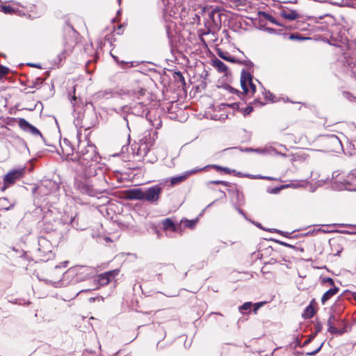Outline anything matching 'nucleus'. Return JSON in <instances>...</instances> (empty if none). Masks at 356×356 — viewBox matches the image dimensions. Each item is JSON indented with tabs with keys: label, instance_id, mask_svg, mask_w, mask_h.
<instances>
[{
	"label": "nucleus",
	"instance_id": "nucleus-37",
	"mask_svg": "<svg viewBox=\"0 0 356 356\" xmlns=\"http://www.w3.org/2000/svg\"><path fill=\"white\" fill-rule=\"evenodd\" d=\"M252 302H245L238 307V310L241 314H245V311L250 310L252 307Z\"/></svg>",
	"mask_w": 356,
	"mask_h": 356
},
{
	"label": "nucleus",
	"instance_id": "nucleus-10",
	"mask_svg": "<svg viewBox=\"0 0 356 356\" xmlns=\"http://www.w3.org/2000/svg\"><path fill=\"white\" fill-rule=\"evenodd\" d=\"M143 188L138 187L124 190L123 191H122L121 197L125 200H139L143 202Z\"/></svg>",
	"mask_w": 356,
	"mask_h": 356
},
{
	"label": "nucleus",
	"instance_id": "nucleus-51",
	"mask_svg": "<svg viewBox=\"0 0 356 356\" xmlns=\"http://www.w3.org/2000/svg\"><path fill=\"white\" fill-rule=\"evenodd\" d=\"M230 187H233L232 188H229L227 190L229 193H232L233 194H236L237 197L239 196L240 191L237 188L236 185L234 184H232V185Z\"/></svg>",
	"mask_w": 356,
	"mask_h": 356
},
{
	"label": "nucleus",
	"instance_id": "nucleus-30",
	"mask_svg": "<svg viewBox=\"0 0 356 356\" xmlns=\"http://www.w3.org/2000/svg\"><path fill=\"white\" fill-rule=\"evenodd\" d=\"M0 11L5 14L13 15L16 13L17 10L9 5H1Z\"/></svg>",
	"mask_w": 356,
	"mask_h": 356
},
{
	"label": "nucleus",
	"instance_id": "nucleus-5",
	"mask_svg": "<svg viewBox=\"0 0 356 356\" xmlns=\"http://www.w3.org/2000/svg\"><path fill=\"white\" fill-rule=\"evenodd\" d=\"M163 190V186L161 184L143 188V202H147L151 204H157Z\"/></svg>",
	"mask_w": 356,
	"mask_h": 356
},
{
	"label": "nucleus",
	"instance_id": "nucleus-61",
	"mask_svg": "<svg viewBox=\"0 0 356 356\" xmlns=\"http://www.w3.org/2000/svg\"><path fill=\"white\" fill-rule=\"evenodd\" d=\"M67 51L65 50L63 51L58 55V58L59 61H61L63 59H65L66 57Z\"/></svg>",
	"mask_w": 356,
	"mask_h": 356
},
{
	"label": "nucleus",
	"instance_id": "nucleus-55",
	"mask_svg": "<svg viewBox=\"0 0 356 356\" xmlns=\"http://www.w3.org/2000/svg\"><path fill=\"white\" fill-rule=\"evenodd\" d=\"M70 224L72 227L77 229L78 222L76 221V216H71Z\"/></svg>",
	"mask_w": 356,
	"mask_h": 356
},
{
	"label": "nucleus",
	"instance_id": "nucleus-8",
	"mask_svg": "<svg viewBox=\"0 0 356 356\" xmlns=\"http://www.w3.org/2000/svg\"><path fill=\"white\" fill-rule=\"evenodd\" d=\"M75 186L76 189L79 190L81 193L92 197L96 196L97 194L101 193V192L93 188L92 185L90 184V180L86 178L76 180L75 182Z\"/></svg>",
	"mask_w": 356,
	"mask_h": 356
},
{
	"label": "nucleus",
	"instance_id": "nucleus-14",
	"mask_svg": "<svg viewBox=\"0 0 356 356\" xmlns=\"http://www.w3.org/2000/svg\"><path fill=\"white\" fill-rule=\"evenodd\" d=\"M89 152L86 155L83 156L81 158H74L72 160L77 161L80 165L83 166L88 165L90 161L97 160V152L95 151V146H89Z\"/></svg>",
	"mask_w": 356,
	"mask_h": 356
},
{
	"label": "nucleus",
	"instance_id": "nucleus-32",
	"mask_svg": "<svg viewBox=\"0 0 356 356\" xmlns=\"http://www.w3.org/2000/svg\"><path fill=\"white\" fill-rule=\"evenodd\" d=\"M238 65H245L249 70H251L254 67V63L249 59L239 60L237 58L236 63Z\"/></svg>",
	"mask_w": 356,
	"mask_h": 356
},
{
	"label": "nucleus",
	"instance_id": "nucleus-43",
	"mask_svg": "<svg viewBox=\"0 0 356 356\" xmlns=\"http://www.w3.org/2000/svg\"><path fill=\"white\" fill-rule=\"evenodd\" d=\"M10 70L9 67L0 64V80L9 74Z\"/></svg>",
	"mask_w": 356,
	"mask_h": 356
},
{
	"label": "nucleus",
	"instance_id": "nucleus-56",
	"mask_svg": "<svg viewBox=\"0 0 356 356\" xmlns=\"http://www.w3.org/2000/svg\"><path fill=\"white\" fill-rule=\"evenodd\" d=\"M165 29H166L167 37L169 39L170 42H172V33H171L170 27L168 25H166L165 26Z\"/></svg>",
	"mask_w": 356,
	"mask_h": 356
},
{
	"label": "nucleus",
	"instance_id": "nucleus-50",
	"mask_svg": "<svg viewBox=\"0 0 356 356\" xmlns=\"http://www.w3.org/2000/svg\"><path fill=\"white\" fill-rule=\"evenodd\" d=\"M265 304V302H257L255 303H252V311L254 313H257V312L259 310V309L262 307Z\"/></svg>",
	"mask_w": 356,
	"mask_h": 356
},
{
	"label": "nucleus",
	"instance_id": "nucleus-63",
	"mask_svg": "<svg viewBox=\"0 0 356 356\" xmlns=\"http://www.w3.org/2000/svg\"><path fill=\"white\" fill-rule=\"evenodd\" d=\"M69 261H65L63 262H62L60 265H57L55 266V269H58V268H60L61 267H67V264H68Z\"/></svg>",
	"mask_w": 356,
	"mask_h": 356
},
{
	"label": "nucleus",
	"instance_id": "nucleus-18",
	"mask_svg": "<svg viewBox=\"0 0 356 356\" xmlns=\"http://www.w3.org/2000/svg\"><path fill=\"white\" fill-rule=\"evenodd\" d=\"M16 204V200H8L7 197H0V209L8 211L11 209H13Z\"/></svg>",
	"mask_w": 356,
	"mask_h": 356
},
{
	"label": "nucleus",
	"instance_id": "nucleus-13",
	"mask_svg": "<svg viewBox=\"0 0 356 356\" xmlns=\"http://www.w3.org/2000/svg\"><path fill=\"white\" fill-rule=\"evenodd\" d=\"M205 168H194L188 171L184 172L181 175H176L174 177H172L170 178V184L172 186L177 185L184 181H185L188 177H189L191 175L195 174L196 172H201L204 170Z\"/></svg>",
	"mask_w": 356,
	"mask_h": 356
},
{
	"label": "nucleus",
	"instance_id": "nucleus-24",
	"mask_svg": "<svg viewBox=\"0 0 356 356\" xmlns=\"http://www.w3.org/2000/svg\"><path fill=\"white\" fill-rule=\"evenodd\" d=\"M217 87L224 88L225 90H228L230 93L236 95L240 99H243V94L241 91L234 88L227 83H222L221 85H218Z\"/></svg>",
	"mask_w": 356,
	"mask_h": 356
},
{
	"label": "nucleus",
	"instance_id": "nucleus-44",
	"mask_svg": "<svg viewBox=\"0 0 356 356\" xmlns=\"http://www.w3.org/2000/svg\"><path fill=\"white\" fill-rule=\"evenodd\" d=\"M323 325L321 321L316 319V323L314 325V332H312L314 335L317 336V334L322 331Z\"/></svg>",
	"mask_w": 356,
	"mask_h": 356
},
{
	"label": "nucleus",
	"instance_id": "nucleus-7",
	"mask_svg": "<svg viewBox=\"0 0 356 356\" xmlns=\"http://www.w3.org/2000/svg\"><path fill=\"white\" fill-rule=\"evenodd\" d=\"M335 185H337L338 188L341 190L356 191V170H352L339 184L336 182ZM333 187L337 188V186H333Z\"/></svg>",
	"mask_w": 356,
	"mask_h": 356
},
{
	"label": "nucleus",
	"instance_id": "nucleus-49",
	"mask_svg": "<svg viewBox=\"0 0 356 356\" xmlns=\"http://www.w3.org/2000/svg\"><path fill=\"white\" fill-rule=\"evenodd\" d=\"M293 232H288L280 230V234L288 238H297L298 235H293Z\"/></svg>",
	"mask_w": 356,
	"mask_h": 356
},
{
	"label": "nucleus",
	"instance_id": "nucleus-58",
	"mask_svg": "<svg viewBox=\"0 0 356 356\" xmlns=\"http://www.w3.org/2000/svg\"><path fill=\"white\" fill-rule=\"evenodd\" d=\"M248 221L252 222L253 225H254L257 227L259 228L260 229L266 231V228L264 227L260 222H256V221H254V220H249Z\"/></svg>",
	"mask_w": 356,
	"mask_h": 356
},
{
	"label": "nucleus",
	"instance_id": "nucleus-26",
	"mask_svg": "<svg viewBox=\"0 0 356 356\" xmlns=\"http://www.w3.org/2000/svg\"><path fill=\"white\" fill-rule=\"evenodd\" d=\"M317 310L318 308H312L310 307V306H307L302 314V317L304 319L312 318L316 314Z\"/></svg>",
	"mask_w": 356,
	"mask_h": 356
},
{
	"label": "nucleus",
	"instance_id": "nucleus-48",
	"mask_svg": "<svg viewBox=\"0 0 356 356\" xmlns=\"http://www.w3.org/2000/svg\"><path fill=\"white\" fill-rule=\"evenodd\" d=\"M273 241L281 245H283V246H285V247H288V248H293V249H296V245H291V244H289L286 242H284V241H282L280 240H278V239H271Z\"/></svg>",
	"mask_w": 356,
	"mask_h": 356
},
{
	"label": "nucleus",
	"instance_id": "nucleus-57",
	"mask_svg": "<svg viewBox=\"0 0 356 356\" xmlns=\"http://www.w3.org/2000/svg\"><path fill=\"white\" fill-rule=\"evenodd\" d=\"M265 97H266V99L269 98L272 102H275V100L274 99V98H275V95L272 92H270L269 90L266 92Z\"/></svg>",
	"mask_w": 356,
	"mask_h": 356
},
{
	"label": "nucleus",
	"instance_id": "nucleus-20",
	"mask_svg": "<svg viewBox=\"0 0 356 356\" xmlns=\"http://www.w3.org/2000/svg\"><path fill=\"white\" fill-rule=\"evenodd\" d=\"M339 291V288L338 286H334V287H331L330 289L326 291L321 297V303L325 305L326 302H327L332 296L336 295Z\"/></svg>",
	"mask_w": 356,
	"mask_h": 356
},
{
	"label": "nucleus",
	"instance_id": "nucleus-35",
	"mask_svg": "<svg viewBox=\"0 0 356 356\" xmlns=\"http://www.w3.org/2000/svg\"><path fill=\"white\" fill-rule=\"evenodd\" d=\"M173 78L181 82L183 86L186 85V81L181 72L179 70L175 71L173 73Z\"/></svg>",
	"mask_w": 356,
	"mask_h": 356
},
{
	"label": "nucleus",
	"instance_id": "nucleus-16",
	"mask_svg": "<svg viewBox=\"0 0 356 356\" xmlns=\"http://www.w3.org/2000/svg\"><path fill=\"white\" fill-rule=\"evenodd\" d=\"M211 65L215 67L218 72L224 73L225 76H229L232 75L231 71H229L227 65H225L221 60L214 57L211 59Z\"/></svg>",
	"mask_w": 356,
	"mask_h": 356
},
{
	"label": "nucleus",
	"instance_id": "nucleus-28",
	"mask_svg": "<svg viewBox=\"0 0 356 356\" xmlns=\"http://www.w3.org/2000/svg\"><path fill=\"white\" fill-rule=\"evenodd\" d=\"M117 93L116 92H114L111 89H107L104 91H99L97 93V97H102L106 99H109L110 97H113L114 94Z\"/></svg>",
	"mask_w": 356,
	"mask_h": 356
},
{
	"label": "nucleus",
	"instance_id": "nucleus-41",
	"mask_svg": "<svg viewBox=\"0 0 356 356\" xmlns=\"http://www.w3.org/2000/svg\"><path fill=\"white\" fill-rule=\"evenodd\" d=\"M44 79L41 77H36L35 79L32 80L31 85L29 86L31 88H34L38 86L42 85Z\"/></svg>",
	"mask_w": 356,
	"mask_h": 356
},
{
	"label": "nucleus",
	"instance_id": "nucleus-46",
	"mask_svg": "<svg viewBox=\"0 0 356 356\" xmlns=\"http://www.w3.org/2000/svg\"><path fill=\"white\" fill-rule=\"evenodd\" d=\"M209 184H214V185H223L225 186H231L232 185V183H230L229 181H222V180L210 181Z\"/></svg>",
	"mask_w": 356,
	"mask_h": 356
},
{
	"label": "nucleus",
	"instance_id": "nucleus-54",
	"mask_svg": "<svg viewBox=\"0 0 356 356\" xmlns=\"http://www.w3.org/2000/svg\"><path fill=\"white\" fill-rule=\"evenodd\" d=\"M317 232H326L324 229H322L321 228H318L317 229H314L312 231H309L308 232H307L306 234H305L304 235L305 236H308V235H313L314 233H317Z\"/></svg>",
	"mask_w": 356,
	"mask_h": 356
},
{
	"label": "nucleus",
	"instance_id": "nucleus-1",
	"mask_svg": "<svg viewBox=\"0 0 356 356\" xmlns=\"http://www.w3.org/2000/svg\"><path fill=\"white\" fill-rule=\"evenodd\" d=\"M66 273L72 275L71 282L73 284L85 282L95 277V268L87 266H76L70 268Z\"/></svg>",
	"mask_w": 356,
	"mask_h": 356
},
{
	"label": "nucleus",
	"instance_id": "nucleus-11",
	"mask_svg": "<svg viewBox=\"0 0 356 356\" xmlns=\"http://www.w3.org/2000/svg\"><path fill=\"white\" fill-rule=\"evenodd\" d=\"M322 141L328 145V149L332 152H337L342 148V144L339 138L334 134L322 136Z\"/></svg>",
	"mask_w": 356,
	"mask_h": 356
},
{
	"label": "nucleus",
	"instance_id": "nucleus-52",
	"mask_svg": "<svg viewBox=\"0 0 356 356\" xmlns=\"http://www.w3.org/2000/svg\"><path fill=\"white\" fill-rule=\"evenodd\" d=\"M316 335H314L313 333L309 334L307 337V339L302 343V346H307L309 345L316 337Z\"/></svg>",
	"mask_w": 356,
	"mask_h": 356
},
{
	"label": "nucleus",
	"instance_id": "nucleus-60",
	"mask_svg": "<svg viewBox=\"0 0 356 356\" xmlns=\"http://www.w3.org/2000/svg\"><path fill=\"white\" fill-rule=\"evenodd\" d=\"M235 149H240V150L241 152H254V149L252 147H245V148H243V147H234Z\"/></svg>",
	"mask_w": 356,
	"mask_h": 356
},
{
	"label": "nucleus",
	"instance_id": "nucleus-3",
	"mask_svg": "<svg viewBox=\"0 0 356 356\" xmlns=\"http://www.w3.org/2000/svg\"><path fill=\"white\" fill-rule=\"evenodd\" d=\"M120 273V269L116 268L114 270H108L103 273L99 274L97 278H95L92 281L93 290L99 289L100 286H104L108 284L118 274ZM92 290V289H87L81 290L76 296L83 292H88Z\"/></svg>",
	"mask_w": 356,
	"mask_h": 356
},
{
	"label": "nucleus",
	"instance_id": "nucleus-27",
	"mask_svg": "<svg viewBox=\"0 0 356 356\" xmlns=\"http://www.w3.org/2000/svg\"><path fill=\"white\" fill-rule=\"evenodd\" d=\"M205 169L207 168H214L217 172H220L221 173L224 174H230L232 172H235V170H231L230 168L227 167H223L218 165H209L204 167Z\"/></svg>",
	"mask_w": 356,
	"mask_h": 356
},
{
	"label": "nucleus",
	"instance_id": "nucleus-25",
	"mask_svg": "<svg viewBox=\"0 0 356 356\" xmlns=\"http://www.w3.org/2000/svg\"><path fill=\"white\" fill-rule=\"evenodd\" d=\"M259 17H263L266 20L269 21L273 24H275L279 26H283V24L280 23L273 15L265 11H259L258 12Z\"/></svg>",
	"mask_w": 356,
	"mask_h": 356
},
{
	"label": "nucleus",
	"instance_id": "nucleus-34",
	"mask_svg": "<svg viewBox=\"0 0 356 356\" xmlns=\"http://www.w3.org/2000/svg\"><path fill=\"white\" fill-rule=\"evenodd\" d=\"M15 142L17 145H18L19 147H23L26 149H29L28 145L26 142L19 136H15L13 137Z\"/></svg>",
	"mask_w": 356,
	"mask_h": 356
},
{
	"label": "nucleus",
	"instance_id": "nucleus-22",
	"mask_svg": "<svg viewBox=\"0 0 356 356\" xmlns=\"http://www.w3.org/2000/svg\"><path fill=\"white\" fill-rule=\"evenodd\" d=\"M163 227L164 230H171L173 232H177L179 225L175 223L174 221L170 218H167L162 221Z\"/></svg>",
	"mask_w": 356,
	"mask_h": 356
},
{
	"label": "nucleus",
	"instance_id": "nucleus-4",
	"mask_svg": "<svg viewBox=\"0 0 356 356\" xmlns=\"http://www.w3.org/2000/svg\"><path fill=\"white\" fill-rule=\"evenodd\" d=\"M240 85L243 90L241 92L243 94V99L246 103L245 95L251 92L252 95H254L257 91V86L253 83V76L249 71L243 69L241 72Z\"/></svg>",
	"mask_w": 356,
	"mask_h": 356
},
{
	"label": "nucleus",
	"instance_id": "nucleus-23",
	"mask_svg": "<svg viewBox=\"0 0 356 356\" xmlns=\"http://www.w3.org/2000/svg\"><path fill=\"white\" fill-rule=\"evenodd\" d=\"M127 95L132 97L134 100H140L146 95V90L144 88L131 90L127 92Z\"/></svg>",
	"mask_w": 356,
	"mask_h": 356
},
{
	"label": "nucleus",
	"instance_id": "nucleus-38",
	"mask_svg": "<svg viewBox=\"0 0 356 356\" xmlns=\"http://www.w3.org/2000/svg\"><path fill=\"white\" fill-rule=\"evenodd\" d=\"M254 111L253 106L252 105V103H250L247 107L244 108H241V111L239 112H241L244 117H246L249 114H250Z\"/></svg>",
	"mask_w": 356,
	"mask_h": 356
},
{
	"label": "nucleus",
	"instance_id": "nucleus-17",
	"mask_svg": "<svg viewBox=\"0 0 356 356\" xmlns=\"http://www.w3.org/2000/svg\"><path fill=\"white\" fill-rule=\"evenodd\" d=\"M60 147L63 154L65 156L72 155L75 149L71 142L66 138L60 142Z\"/></svg>",
	"mask_w": 356,
	"mask_h": 356
},
{
	"label": "nucleus",
	"instance_id": "nucleus-21",
	"mask_svg": "<svg viewBox=\"0 0 356 356\" xmlns=\"http://www.w3.org/2000/svg\"><path fill=\"white\" fill-rule=\"evenodd\" d=\"M280 15L289 21H293L299 18V14L296 10H290L289 12H287L285 9H282Z\"/></svg>",
	"mask_w": 356,
	"mask_h": 356
},
{
	"label": "nucleus",
	"instance_id": "nucleus-19",
	"mask_svg": "<svg viewBox=\"0 0 356 356\" xmlns=\"http://www.w3.org/2000/svg\"><path fill=\"white\" fill-rule=\"evenodd\" d=\"M218 56L222 60L232 63H236L237 58L232 56L228 51H224L222 49L218 48L216 49Z\"/></svg>",
	"mask_w": 356,
	"mask_h": 356
},
{
	"label": "nucleus",
	"instance_id": "nucleus-53",
	"mask_svg": "<svg viewBox=\"0 0 356 356\" xmlns=\"http://www.w3.org/2000/svg\"><path fill=\"white\" fill-rule=\"evenodd\" d=\"M257 28L264 31H266V29H269V27H267L266 26V23L261 19L259 21L258 26H257Z\"/></svg>",
	"mask_w": 356,
	"mask_h": 356
},
{
	"label": "nucleus",
	"instance_id": "nucleus-31",
	"mask_svg": "<svg viewBox=\"0 0 356 356\" xmlns=\"http://www.w3.org/2000/svg\"><path fill=\"white\" fill-rule=\"evenodd\" d=\"M355 293H356V292H353L349 289H346L343 291V293L340 295L339 298L347 299L348 300H353L355 301V298L354 296Z\"/></svg>",
	"mask_w": 356,
	"mask_h": 356
},
{
	"label": "nucleus",
	"instance_id": "nucleus-59",
	"mask_svg": "<svg viewBox=\"0 0 356 356\" xmlns=\"http://www.w3.org/2000/svg\"><path fill=\"white\" fill-rule=\"evenodd\" d=\"M246 177L248 178H250V179H261V178H262V175H261L247 174Z\"/></svg>",
	"mask_w": 356,
	"mask_h": 356
},
{
	"label": "nucleus",
	"instance_id": "nucleus-39",
	"mask_svg": "<svg viewBox=\"0 0 356 356\" xmlns=\"http://www.w3.org/2000/svg\"><path fill=\"white\" fill-rule=\"evenodd\" d=\"M89 146L90 145H88L87 147H85L83 149H78V151L76 152V155L74 158H81L84 155H86L88 154V152H89ZM78 149H80V147L79 146L78 147Z\"/></svg>",
	"mask_w": 356,
	"mask_h": 356
},
{
	"label": "nucleus",
	"instance_id": "nucleus-45",
	"mask_svg": "<svg viewBox=\"0 0 356 356\" xmlns=\"http://www.w3.org/2000/svg\"><path fill=\"white\" fill-rule=\"evenodd\" d=\"M321 280L322 284L327 283L332 287L335 286L334 280L330 277H321Z\"/></svg>",
	"mask_w": 356,
	"mask_h": 356
},
{
	"label": "nucleus",
	"instance_id": "nucleus-47",
	"mask_svg": "<svg viewBox=\"0 0 356 356\" xmlns=\"http://www.w3.org/2000/svg\"><path fill=\"white\" fill-rule=\"evenodd\" d=\"M220 11V9L218 7H216L215 8L211 9L208 12V16L209 18L212 20L215 21V15Z\"/></svg>",
	"mask_w": 356,
	"mask_h": 356
},
{
	"label": "nucleus",
	"instance_id": "nucleus-40",
	"mask_svg": "<svg viewBox=\"0 0 356 356\" xmlns=\"http://www.w3.org/2000/svg\"><path fill=\"white\" fill-rule=\"evenodd\" d=\"M266 32L270 34L275 35H286V33L284 32V29H276L274 28L269 27V29H266Z\"/></svg>",
	"mask_w": 356,
	"mask_h": 356
},
{
	"label": "nucleus",
	"instance_id": "nucleus-2",
	"mask_svg": "<svg viewBox=\"0 0 356 356\" xmlns=\"http://www.w3.org/2000/svg\"><path fill=\"white\" fill-rule=\"evenodd\" d=\"M327 332L332 334L342 335L348 332L350 325L346 319L337 318L334 314H330L327 320Z\"/></svg>",
	"mask_w": 356,
	"mask_h": 356
},
{
	"label": "nucleus",
	"instance_id": "nucleus-29",
	"mask_svg": "<svg viewBox=\"0 0 356 356\" xmlns=\"http://www.w3.org/2000/svg\"><path fill=\"white\" fill-rule=\"evenodd\" d=\"M181 222L184 224V227L190 229H193L195 227L197 222H198V218H196L191 220L183 218Z\"/></svg>",
	"mask_w": 356,
	"mask_h": 356
},
{
	"label": "nucleus",
	"instance_id": "nucleus-9",
	"mask_svg": "<svg viewBox=\"0 0 356 356\" xmlns=\"http://www.w3.org/2000/svg\"><path fill=\"white\" fill-rule=\"evenodd\" d=\"M26 174V168H14L8 171L3 178V182L13 185L17 181L21 179Z\"/></svg>",
	"mask_w": 356,
	"mask_h": 356
},
{
	"label": "nucleus",
	"instance_id": "nucleus-15",
	"mask_svg": "<svg viewBox=\"0 0 356 356\" xmlns=\"http://www.w3.org/2000/svg\"><path fill=\"white\" fill-rule=\"evenodd\" d=\"M353 40H351L353 42ZM327 42L332 46L335 47H339L341 43L342 44H347V47H348V43L350 42V41H348L347 38L345 36L344 33H339L337 35H334L333 33L331 35L330 40H327ZM348 47H346V49Z\"/></svg>",
	"mask_w": 356,
	"mask_h": 356
},
{
	"label": "nucleus",
	"instance_id": "nucleus-64",
	"mask_svg": "<svg viewBox=\"0 0 356 356\" xmlns=\"http://www.w3.org/2000/svg\"><path fill=\"white\" fill-rule=\"evenodd\" d=\"M305 346H302V343H301L300 340L299 339H296V341H295V348L296 347H300V348H302V347H305Z\"/></svg>",
	"mask_w": 356,
	"mask_h": 356
},
{
	"label": "nucleus",
	"instance_id": "nucleus-6",
	"mask_svg": "<svg viewBox=\"0 0 356 356\" xmlns=\"http://www.w3.org/2000/svg\"><path fill=\"white\" fill-rule=\"evenodd\" d=\"M18 122V126L19 128L24 131V132L29 133L33 136H40L42 141L44 142V145L47 146H49L50 145L47 143L46 139L42 134L41 131L34 125L31 124L29 121H27L26 119L19 118L17 119Z\"/></svg>",
	"mask_w": 356,
	"mask_h": 356
},
{
	"label": "nucleus",
	"instance_id": "nucleus-36",
	"mask_svg": "<svg viewBox=\"0 0 356 356\" xmlns=\"http://www.w3.org/2000/svg\"><path fill=\"white\" fill-rule=\"evenodd\" d=\"M239 105H240L239 102H234L232 104L223 103V104H220V108H224V107H230L235 111H241V108H240Z\"/></svg>",
	"mask_w": 356,
	"mask_h": 356
},
{
	"label": "nucleus",
	"instance_id": "nucleus-12",
	"mask_svg": "<svg viewBox=\"0 0 356 356\" xmlns=\"http://www.w3.org/2000/svg\"><path fill=\"white\" fill-rule=\"evenodd\" d=\"M130 113L137 116L143 117L144 115L147 117L149 113L147 104L144 102H138L130 106Z\"/></svg>",
	"mask_w": 356,
	"mask_h": 356
},
{
	"label": "nucleus",
	"instance_id": "nucleus-62",
	"mask_svg": "<svg viewBox=\"0 0 356 356\" xmlns=\"http://www.w3.org/2000/svg\"><path fill=\"white\" fill-rule=\"evenodd\" d=\"M307 306H310V307L312 308H318V303L316 302L315 298H313Z\"/></svg>",
	"mask_w": 356,
	"mask_h": 356
},
{
	"label": "nucleus",
	"instance_id": "nucleus-33",
	"mask_svg": "<svg viewBox=\"0 0 356 356\" xmlns=\"http://www.w3.org/2000/svg\"><path fill=\"white\" fill-rule=\"evenodd\" d=\"M289 186V185H280L279 186H276L274 188H268L266 191L270 194H278L282 189L286 188Z\"/></svg>",
	"mask_w": 356,
	"mask_h": 356
},
{
	"label": "nucleus",
	"instance_id": "nucleus-42",
	"mask_svg": "<svg viewBox=\"0 0 356 356\" xmlns=\"http://www.w3.org/2000/svg\"><path fill=\"white\" fill-rule=\"evenodd\" d=\"M289 38L291 40H298V41H302L308 39L307 38L302 37L300 33H294L290 34Z\"/></svg>",
	"mask_w": 356,
	"mask_h": 356
}]
</instances>
